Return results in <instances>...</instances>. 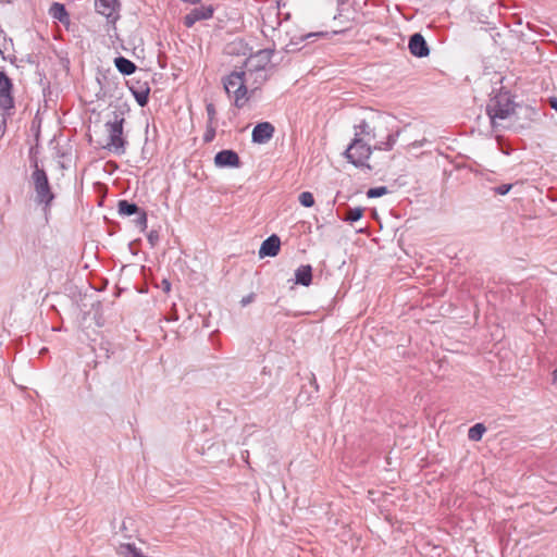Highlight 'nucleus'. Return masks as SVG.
Here are the masks:
<instances>
[{
	"mask_svg": "<svg viewBox=\"0 0 557 557\" xmlns=\"http://www.w3.org/2000/svg\"><path fill=\"white\" fill-rule=\"evenodd\" d=\"M394 144L393 135L381 125L363 121L355 126L354 138L344 154L354 166L373 171L381 164L376 153L392 150Z\"/></svg>",
	"mask_w": 557,
	"mask_h": 557,
	"instance_id": "f257e3e1",
	"label": "nucleus"
},
{
	"mask_svg": "<svg viewBox=\"0 0 557 557\" xmlns=\"http://www.w3.org/2000/svg\"><path fill=\"white\" fill-rule=\"evenodd\" d=\"M252 78L245 72L234 71L228 74L224 81V89L227 95L234 96V104L237 108H243L248 102L251 91Z\"/></svg>",
	"mask_w": 557,
	"mask_h": 557,
	"instance_id": "f03ea898",
	"label": "nucleus"
},
{
	"mask_svg": "<svg viewBox=\"0 0 557 557\" xmlns=\"http://www.w3.org/2000/svg\"><path fill=\"white\" fill-rule=\"evenodd\" d=\"M271 57L270 50H259L246 60L245 72L252 78L251 91L259 89L267 81L265 70L271 62Z\"/></svg>",
	"mask_w": 557,
	"mask_h": 557,
	"instance_id": "7ed1b4c3",
	"label": "nucleus"
},
{
	"mask_svg": "<svg viewBox=\"0 0 557 557\" xmlns=\"http://www.w3.org/2000/svg\"><path fill=\"white\" fill-rule=\"evenodd\" d=\"M123 122L124 119L119 114L113 113L112 119L106 123V131L108 137L103 144V148L114 153L121 154L125 151V140L123 138Z\"/></svg>",
	"mask_w": 557,
	"mask_h": 557,
	"instance_id": "20e7f679",
	"label": "nucleus"
},
{
	"mask_svg": "<svg viewBox=\"0 0 557 557\" xmlns=\"http://www.w3.org/2000/svg\"><path fill=\"white\" fill-rule=\"evenodd\" d=\"M486 111L493 126L497 127L515 112V106L506 94H500L491 99Z\"/></svg>",
	"mask_w": 557,
	"mask_h": 557,
	"instance_id": "39448f33",
	"label": "nucleus"
},
{
	"mask_svg": "<svg viewBox=\"0 0 557 557\" xmlns=\"http://www.w3.org/2000/svg\"><path fill=\"white\" fill-rule=\"evenodd\" d=\"M363 13L360 9H357L356 1L348 2H339L338 3V12L335 15L334 20L338 23L339 29L337 32H346L355 27L360 23L361 16Z\"/></svg>",
	"mask_w": 557,
	"mask_h": 557,
	"instance_id": "423d86ee",
	"label": "nucleus"
},
{
	"mask_svg": "<svg viewBox=\"0 0 557 557\" xmlns=\"http://www.w3.org/2000/svg\"><path fill=\"white\" fill-rule=\"evenodd\" d=\"M34 189L36 193V199L39 203H44L46 207L50 206L54 195L51 190L48 176L42 169L36 166L32 174Z\"/></svg>",
	"mask_w": 557,
	"mask_h": 557,
	"instance_id": "0eeeda50",
	"label": "nucleus"
},
{
	"mask_svg": "<svg viewBox=\"0 0 557 557\" xmlns=\"http://www.w3.org/2000/svg\"><path fill=\"white\" fill-rule=\"evenodd\" d=\"M214 8L212 5H200L193 9L184 16V25L188 28L193 27L196 22L209 20L213 16Z\"/></svg>",
	"mask_w": 557,
	"mask_h": 557,
	"instance_id": "6e6552de",
	"label": "nucleus"
},
{
	"mask_svg": "<svg viewBox=\"0 0 557 557\" xmlns=\"http://www.w3.org/2000/svg\"><path fill=\"white\" fill-rule=\"evenodd\" d=\"M11 88V81L4 73L0 72V107L2 109H11L13 107Z\"/></svg>",
	"mask_w": 557,
	"mask_h": 557,
	"instance_id": "1a4fd4ad",
	"label": "nucleus"
},
{
	"mask_svg": "<svg viewBox=\"0 0 557 557\" xmlns=\"http://www.w3.org/2000/svg\"><path fill=\"white\" fill-rule=\"evenodd\" d=\"M214 163L219 168H238L240 165V160L238 154L233 150H222L218 152L214 157Z\"/></svg>",
	"mask_w": 557,
	"mask_h": 557,
	"instance_id": "9d476101",
	"label": "nucleus"
},
{
	"mask_svg": "<svg viewBox=\"0 0 557 557\" xmlns=\"http://www.w3.org/2000/svg\"><path fill=\"white\" fill-rule=\"evenodd\" d=\"M274 133V127L269 122L259 123L252 131V141L257 144H264L269 141Z\"/></svg>",
	"mask_w": 557,
	"mask_h": 557,
	"instance_id": "9b49d317",
	"label": "nucleus"
},
{
	"mask_svg": "<svg viewBox=\"0 0 557 557\" xmlns=\"http://www.w3.org/2000/svg\"><path fill=\"white\" fill-rule=\"evenodd\" d=\"M281 248V240L278 236L272 235L269 238H267L259 249V256L260 257H275L280 252Z\"/></svg>",
	"mask_w": 557,
	"mask_h": 557,
	"instance_id": "f8f14e48",
	"label": "nucleus"
},
{
	"mask_svg": "<svg viewBox=\"0 0 557 557\" xmlns=\"http://www.w3.org/2000/svg\"><path fill=\"white\" fill-rule=\"evenodd\" d=\"M410 52L419 58L426 57L429 54V48L422 35L414 34L409 40Z\"/></svg>",
	"mask_w": 557,
	"mask_h": 557,
	"instance_id": "ddd939ff",
	"label": "nucleus"
},
{
	"mask_svg": "<svg viewBox=\"0 0 557 557\" xmlns=\"http://www.w3.org/2000/svg\"><path fill=\"white\" fill-rule=\"evenodd\" d=\"M119 7V0H96L97 12L107 17L114 16Z\"/></svg>",
	"mask_w": 557,
	"mask_h": 557,
	"instance_id": "4468645a",
	"label": "nucleus"
},
{
	"mask_svg": "<svg viewBox=\"0 0 557 557\" xmlns=\"http://www.w3.org/2000/svg\"><path fill=\"white\" fill-rule=\"evenodd\" d=\"M296 283L308 286L312 280V269L310 265H301L296 270Z\"/></svg>",
	"mask_w": 557,
	"mask_h": 557,
	"instance_id": "2eb2a0df",
	"label": "nucleus"
},
{
	"mask_svg": "<svg viewBox=\"0 0 557 557\" xmlns=\"http://www.w3.org/2000/svg\"><path fill=\"white\" fill-rule=\"evenodd\" d=\"M49 14L53 18H55L62 23H69V15L65 10V7L62 3H59V2L52 3V5L49 9Z\"/></svg>",
	"mask_w": 557,
	"mask_h": 557,
	"instance_id": "dca6fc26",
	"label": "nucleus"
},
{
	"mask_svg": "<svg viewBox=\"0 0 557 557\" xmlns=\"http://www.w3.org/2000/svg\"><path fill=\"white\" fill-rule=\"evenodd\" d=\"M114 64H115L116 69L122 74H125V75H131L136 71V65L132 61H129L123 57L116 58L114 60Z\"/></svg>",
	"mask_w": 557,
	"mask_h": 557,
	"instance_id": "f3484780",
	"label": "nucleus"
},
{
	"mask_svg": "<svg viewBox=\"0 0 557 557\" xmlns=\"http://www.w3.org/2000/svg\"><path fill=\"white\" fill-rule=\"evenodd\" d=\"M138 211V207L135 203H129L126 200L119 202V212L124 215H132Z\"/></svg>",
	"mask_w": 557,
	"mask_h": 557,
	"instance_id": "a211bd4d",
	"label": "nucleus"
},
{
	"mask_svg": "<svg viewBox=\"0 0 557 557\" xmlns=\"http://www.w3.org/2000/svg\"><path fill=\"white\" fill-rule=\"evenodd\" d=\"M485 426L481 423H476L471 426L468 432V436L471 441H480L485 432Z\"/></svg>",
	"mask_w": 557,
	"mask_h": 557,
	"instance_id": "6ab92c4d",
	"label": "nucleus"
},
{
	"mask_svg": "<svg viewBox=\"0 0 557 557\" xmlns=\"http://www.w3.org/2000/svg\"><path fill=\"white\" fill-rule=\"evenodd\" d=\"M363 212L362 208H350L346 212L345 221L356 222L362 218Z\"/></svg>",
	"mask_w": 557,
	"mask_h": 557,
	"instance_id": "aec40b11",
	"label": "nucleus"
},
{
	"mask_svg": "<svg viewBox=\"0 0 557 557\" xmlns=\"http://www.w3.org/2000/svg\"><path fill=\"white\" fill-rule=\"evenodd\" d=\"M298 200L301 203V206L306 208H310L314 205V198L310 191H302L299 195Z\"/></svg>",
	"mask_w": 557,
	"mask_h": 557,
	"instance_id": "412c9836",
	"label": "nucleus"
},
{
	"mask_svg": "<svg viewBox=\"0 0 557 557\" xmlns=\"http://www.w3.org/2000/svg\"><path fill=\"white\" fill-rule=\"evenodd\" d=\"M387 194V188L385 186H380V187H374V188H370L368 191H367V196L369 198H376V197H381V196H384Z\"/></svg>",
	"mask_w": 557,
	"mask_h": 557,
	"instance_id": "4be33fe9",
	"label": "nucleus"
},
{
	"mask_svg": "<svg viewBox=\"0 0 557 557\" xmlns=\"http://www.w3.org/2000/svg\"><path fill=\"white\" fill-rule=\"evenodd\" d=\"M511 184H504L495 188V193L498 195H506L511 189Z\"/></svg>",
	"mask_w": 557,
	"mask_h": 557,
	"instance_id": "5701e85b",
	"label": "nucleus"
},
{
	"mask_svg": "<svg viewBox=\"0 0 557 557\" xmlns=\"http://www.w3.org/2000/svg\"><path fill=\"white\" fill-rule=\"evenodd\" d=\"M206 109L209 116V121L212 122L215 119V108L212 103H209Z\"/></svg>",
	"mask_w": 557,
	"mask_h": 557,
	"instance_id": "b1692460",
	"label": "nucleus"
},
{
	"mask_svg": "<svg viewBox=\"0 0 557 557\" xmlns=\"http://www.w3.org/2000/svg\"><path fill=\"white\" fill-rule=\"evenodd\" d=\"M125 548L129 552V557H136V554H140L133 544H126Z\"/></svg>",
	"mask_w": 557,
	"mask_h": 557,
	"instance_id": "393cba45",
	"label": "nucleus"
},
{
	"mask_svg": "<svg viewBox=\"0 0 557 557\" xmlns=\"http://www.w3.org/2000/svg\"><path fill=\"white\" fill-rule=\"evenodd\" d=\"M253 298H255V295H253V294H250V295H248V296L244 297V298L242 299V305H243V306H246V305L250 304V302L253 300Z\"/></svg>",
	"mask_w": 557,
	"mask_h": 557,
	"instance_id": "a878e982",
	"label": "nucleus"
},
{
	"mask_svg": "<svg viewBox=\"0 0 557 557\" xmlns=\"http://www.w3.org/2000/svg\"><path fill=\"white\" fill-rule=\"evenodd\" d=\"M548 102H549V106H550L554 110H556V111H557V98L552 97V98H549Z\"/></svg>",
	"mask_w": 557,
	"mask_h": 557,
	"instance_id": "bb28decb",
	"label": "nucleus"
},
{
	"mask_svg": "<svg viewBox=\"0 0 557 557\" xmlns=\"http://www.w3.org/2000/svg\"><path fill=\"white\" fill-rule=\"evenodd\" d=\"M182 2H185V3H189V4H197L199 3L201 0H181Z\"/></svg>",
	"mask_w": 557,
	"mask_h": 557,
	"instance_id": "cd10ccee",
	"label": "nucleus"
},
{
	"mask_svg": "<svg viewBox=\"0 0 557 557\" xmlns=\"http://www.w3.org/2000/svg\"><path fill=\"white\" fill-rule=\"evenodd\" d=\"M208 136H210V137H207V140H210L211 138L214 137V134L208 133Z\"/></svg>",
	"mask_w": 557,
	"mask_h": 557,
	"instance_id": "c85d7f7f",
	"label": "nucleus"
},
{
	"mask_svg": "<svg viewBox=\"0 0 557 557\" xmlns=\"http://www.w3.org/2000/svg\"><path fill=\"white\" fill-rule=\"evenodd\" d=\"M208 136H210V137H207V140H210L211 138L214 137V134L208 133Z\"/></svg>",
	"mask_w": 557,
	"mask_h": 557,
	"instance_id": "c756f323",
	"label": "nucleus"
},
{
	"mask_svg": "<svg viewBox=\"0 0 557 557\" xmlns=\"http://www.w3.org/2000/svg\"><path fill=\"white\" fill-rule=\"evenodd\" d=\"M208 136H210V137H207V140H210L211 138L214 137V134L208 133Z\"/></svg>",
	"mask_w": 557,
	"mask_h": 557,
	"instance_id": "7c9ffc66",
	"label": "nucleus"
},
{
	"mask_svg": "<svg viewBox=\"0 0 557 557\" xmlns=\"http://www.w3.org/2000/svg\"><path fill=\"white\" fill-rule=\"evenodd\" d=\"M208 136H210V137H207V140H210L211 138L214 137V134L208 133Z\"/></svg>",
	"mask_w": 557,
	"mask_h": 557,
	"instance_id": "2f4dec72",
	"label": "nucleus"
},
{
	"mask_svg": "<svg viewBox=\"0 0 557 557\" xmlns=\"http://www.w3.org/2000/svg\"><path fill=\"white\" fill-rule=\"evenodd\" d=\"M164 283H165V284H164L165 289H166V290H169V288H170V284H169L168 282H164Z\"/></svg>",
	"mask_w": 557,
	"mask_h": 557,
	"instance_id": "473e14b6",
	"label": "nucleus"
},
{
	"mask_svg": "<svg viewBox=\"0 0 557 557\" xmlns=\"http://www.w3.org/2000/svg\"><path fill=\"white\" fill-rule=\"evenodd\" d=\"M138 101H139V103H140L141 106H143V104H145V100L143 101V98H139V100H138Z\"/></svg>",
	"mask_w": 557,
	"mask_h": 557,
	"instance_id": "72a5a7b5",
	"label": "nucleus"
},
{
	"mask_svg": "<svg viewBox=\"0 0 557 557\" xmlns=\"http://www.w3.org/2000/svg\"><path fill=\"white\" fill-rule=\"evenodd\" d=\"M138 101H139V103H140L141 106H143V104H145V100L143 101V98H139V100H138Z\"/></svg>",
	"mask_w": 557,
	"mask_h": 557,
	"instance_id": "f704fd0d",
	"label": "nucleus"
},
{
	"mask_svg": "<svg viewBox=\"0 0 557 557\" xmlns=\"http://www.w3.org/2000/svg\"><path fill=\"white\" fill-rule=\"evenodd\" d=\"M338 2H349V0H338Z\"/></svg>",
	"mask_w": 557,
	"mask_h": 557,
	"instance_id": "c9c22d12",
	"label": "nucleus"
}]
</instances>
